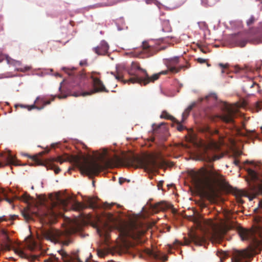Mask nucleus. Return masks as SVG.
I'll use <instances>...</instances> for the list:
<instances>
[{"mask_svg":"<svg viewBox=\"0 0 262 262\" xmlns=\"http://www.w3.org/2000/svg\"><path fill=\"white\" fill-rule=\"evenodd\" d=\"M86 225V223L84 219L76 218L69 225L66 232H61L57 230L41 229L37 232V239L32 235L28 236L25 239L26 246H38L37 241L41 239H45L54 244L69 245L72 243L71 234L81 231Z\"/></svg>","mask_w":262,"mask_h":262,"instance_id":"f257e3e1","label":"nucleus"},{"mask_svg":"<svg viewBox=\"0 0 262 262\" xmlns=\"http://www.w3.org/2000/svg\"><path fill=\"white\" fill-rule=\"evenodd\" d=\"M53 161L60 164L66 161L73 163L79 167L82 174L88 176H97L103 169V166L100 163L95 161H89L83 156L65 154L63 156L53 159L52 161L47 164V168L54 170L55 174L59 173L61 169L52 163Z\"/></svg>","mask_w":262,"mask_h":262,"instance_id":"f03ea898","label":"nucleus"},{"mask_svg":"<svg viewBox=\"0 0 262 262\" xmlns=\"http://www.w3.org/2000/svg\"><path fill=\"white\" fill-rule=\"evenodd\" d=\"M154 155H146L142 157L132 156L124 160L126 166H133L143 168L146 170L154 171L157 168L166 165V162L162 158Z\"/></svg>","mask_w":262,"mask_h":262,"instance_id":"7ed1b4c3","label":"nucleus"},{"mask_svg":"<svg viewBox=\"0 0 262 262\" xmlns=\"http://www.w3.org/2000/svg\"><path fill=\"white\" fill-rule=\"evenodd\" d=\"M146 230L141 228L138 225L134 223L129 227L125 228L120 232L121 240L123 245L119 246H136L143 244L145 241L144 234Z\"/></svg>","mask_w":262,"mask_h":262,"instance_id":"20e7f679","label":"nucleus"},{"mask_svg":"<svg viewBox=\"0 0 262 262\" xmlns=\"http://www.w3.org/2000/svg\"><path fill=\"white\" fill-rule=\"evenodd\" d=\"M238 232L242 240L253 241L257 244L255 246H260V244H262V226L260 225H257L254 229L251 230L240 227L238 229Z\"/></svg>","mask_w":262,"mask_h":262,"instance_id":"39448f33","label":"nucleus"},{"mask_svg":"<svg viewBox=\"0 0 262 262\" xmlns=\"http://www.w3.org/2000/svg\"><path fill=\"white\" fill-rule=\"evenodd\" d=\"M211 232L209 237L212 244H220L224 235L227 232L229 228L227 226L221 224L211 223Z\"/></svg>","mask_w":262,"mask_h":262,"instance_id":"423d86ee","label":"nucleus"},{"mask_svg":"<svg viewBox=\"0 0 262 262\" xmlns=\"http://www.w3.org/2000/svg\"><path fill=\"white\" fill-rule=\"evenodd\" d=\"M135 247H103L102 248L97 249V253L99 257H104L108 254L112 255L119 254L123 253H130L132 248Z\"/></svg>","mask_w":262,"mask_h":262,"instance_id":"0eeeda50","label":"nucleus"},{"mask_svg":"<svg viewBox=\"0 0 262 262\" xmlns=\"http://www.w3.org/2000/svg\"><path fill=\"white\" fill-rule=\"evenodd\" d=\"M182 60H184V59L181 58L178 56L174 57L173 58L166 59L165 64L170 72L174 74L178 73L181 70H185L190 67L189 64L187 63L185 65H179L180 63L181 62Z\"/></svg>","mask_w":262,"mask_h":262,"instance_id":"6e6552de","label":"nucleus"},{"mask_svg":"<svg viewBox=\"0 0 262 262\" xmlns=\"http://www.w3.org/2000/svg\"><path fill=\"white\" fill-rule=\"evenodd\" d=\"M160 76V74H155L149 77L146 71L144 76L142 77H132L128 80H122L124 83L126 82L132 83H139L141 85H146L150 82H154L155 81L158 80Z\"/></svg>","mask_w":262,"mask_h":262,"instance_id":"1a4fd4ad","label":"nucleus"},{"mask_svg":"<svg viewBox=\"0 0 262 262\" xmlns=\"http://www.w3.org/2000/svg\"><path fill=\"white\" fill-rule=\"evenodd\" d=\"M237 112V110L230 105H226L223 113L217 116V118L227 123H234V118Z\"/></svg>","mask_w":262,"mask_h":262,"instance_id":"9d476101","label":"nucleus"},{"mask_svg":"<svg viewBox=\"0 0 262 262\" xmlns=\"http://www.w3.org/2000/svg\"><path fill=\"white\" fill-rule=\"evenodd\" d=\"M144 253L150 257L156 259H160L165 261L167 260L168 257L165 254L161 252L157 247H151V248H146L142 252H140V257H143V254Z\"/></svg>","mask_w":262,"mask_h":262,"instance_id":"9b49d317","label":"nucleus"},{"mask_svg":"<svg viewBox=\"0 0 262 262\" xmlns=\"http://www.w3.org/2000/svg\"><path fill=\"white\" fill-rule=\"evenodd\" d=\"M70 200L69 198L62 199L59 197L57 198L56 202L53 203L52 208L49 209L48 212L45 213V216L48 218H55L58 215L56 210V207L58 204L61 205L64 209L68 206Z\"/></svg>","mask_w":262,"mask_h":262,"instance_id":"f8f14e48","label":"nucleus"},{"mask_svg":"<svg viewBox=\"0 0 262 262\" xmlns=\"http://www.w3.org/2000/svg\"><path fill=\"white\" fill-rule=\"evenodd\" d=\"M94 89L90 91L83 92L80 95L85 96L99 92L108 93V90L106 89L103 82L97 77H92Z\"/></svg>","mask_w":262,"mask_h":262,"instance_id":"ddd939ff","label":"nucleus"},{"mask_svg":"<svg viewBox=\"0 0 262 262\" xmlns=\"http://www.w3.org/2000/svg\"><path fill=\"white\" fill-rule=\"evenodd\" d=\"M111 226L107 223H101L97 226V232L104 243L108 244Z\"/></svg>","mask_w":262,"mask_h":262,"instance_id":"4468645a","label":"nucleus"},{"mask_svg":"<svg viewBox=\"0 0 262 262\" xmlns=\"http://www.w3.org/2000/svg\"><path fill=\"white\" fill-rule=\"evenodd\" d=\"M8 165H18L17 161L9 152L0 154V168Z\"/></svg>","mask_w":262,"mask_h":262,"instance_id":"2eb2a0df","label":"nucleus"},{"mask_svg":"<svg viewBox=\"0 0 262 262\" xmlns=\"http://www.w3.org/2000/svg\"><path fill=\"white\" fill-rule=\"evenodd\" d=\"M146 70L141 68L138 62H132L130 69L128 70V74L132 77H142L146 73Z\"/></svg>","mask_w":262,"mask_h":262,"instance_id":"dca6fc26","label":"nucleus"},{"mask_svg":"<svg viewBox=\"0 0 262 262\" xmlns=\"http://www.w3.org/2000/svg\"><path fill=\"white\" fill-rule=\"evenodd\" d=\"M156 52L155 47L149 44L147 41L142 42L141 54H143L142 57H149L153 56Z\"/></svg>","mask_w":262,"mask_h":262,"instance_id":"f3484780","label":"nucleus"},{"mask_svg":"<svg viewBox=\"0 0 262 262\" xmlns=\"http://www.w3.org/2000/svg\"><path fill=\"white\" fill-rule=\"evenodd\" d=\"M63 70L65 71V72L67 73L70 76H71L70 78L71 86L75 87L76 86H80V83L82 80V78L83 77V76L82 75L73 76V74H74V71L75 70L74 68L70 70L66 68H63Z\"/></svg>","mask_w":262,"mask_h":262,"instance_id":"a211bd4d","label":"nucleus"},{"mask_svg":"<svg viewBox=\"0 0 262 262\" xmlns=\"http://www.w3.org/2000/svg\"><path fill=\"white\" fill-rule=\"evenodd\" d=\"M0 241L2 243L1 246H13L14 244L7 231L4 229H0Z\"/></svg>","mask_w":262,"mask_h":262,"instance_id":"6ab92c4d","label":"nucleus"},{"mask_svg":"<svg viewBox=\"0 0 262 262\" xmlns=\"http://www.w3.org/2000/svg\"><path fill=\"white\" fill-rule=\"evenodd\" d=\"M109 47L105 41H102L99 46L94 49L95 52L99 55H103L107 53Z\"/></svg>","mask_w":262,"mask_h":262,"instance_id":"aec40b11","label":"nucleus"},{"mask_svg":"<svg viewBox=\"0 0 262 262\" xmlns=\"http://www.w3.org/2000/svg\"><path fill=\"white\" fill-rule=\"evenodd\" d=\"M61 254L62 256H63L64 254V255L68 258L69 262H83L79 254L78 251L72 252L71 255L67 254L63 251L61 252Z\"/></svg>","mask_w":262,"mask_h":262,"instance_id":"412c9836","label":"nucleus"},{"mask_svg":"<svg viewBox=\"0 0 262 262\" xmlns=\"http://www.w3.org/2000/svg\"><path fill=\"white\" fill-rule=\"evenodd\" d=\"M123 162L122 159L118 156H115L113 158L107 159L105 162V165L107 167L117 166Z\"/></svg>","mask_w":262,"mask_h":262,"instance_id":"4be33fe9","label":"nucleus"},{"mask_svg":"<svg viewBox=\"0 0 262 262\" xmlns=\"http://www.w3.org/2000/svg\"><path fill=\"white\" fill-rule=\"evenodd\" d=\"M201 240L196 235L190 233L189 235V238L185 239V245H187L190 243H193L196 246H202V244L200 243Z\"/></svg>","mask_w":262,"mask_h":262,"instance_id":"5701e85b","label":"nucleus"},{"mask_svg":"<svg viewBox=\"0 0 262 262\" xmlns=\"http://www.w3.org/2000/svg\"><path fill=\"white\" fill-rule=\"evenodd\" d=\"M2 248V250L5 251H9L11 250H13L14 252L18 254L21 257H26L27 255L25 253L24 251L20 248V247H1Z\"/></svg>","mask_w":262,"mask_h":262,"instance_id":"b1692460","label":"nucleus"},{"mask_svg":"<svg viewBox=\"0 0 262 262\" xmlns=\"http://www.w3.org/2000/svg\"><path fill=\"white\" fill-rule=\"evenodd\" d=\"M35 105H37L38 107H45V106L50 104L51 103L50 100H45L43 98L37 97L35 101Z\"/></svg>","mask_w":262,"mask_h":262,"instance_id":"393cba45","label":"nucleus"},{"mask_svg":"<svg viewBox=\"0 0 262 262\" xmlns=\"http://www.w3.org/2000/svg\"><path fill=\"white\" fill-rule=\"evenodd\" d=\"M171 206V204H168L165 202H161L155 205V208L157 210L164 211L169 208Z\"/></svg>","mask_w":262,"mask_h":262,"instance_id":"a878e982","label":"nucleus"},{"mask_svg":"<svg viewBox=\"0 0 262 262\" xmlns=\"http://www.w3.org/2000/svg\"><path fill=\"white\" fill-rule=\"evenodd\" d=\"M72 209L75 211H81L86 208V206L78 201H74L72 204Z\"/></svg>","mask_w":262,"mask_h":262,"instance_id":"bb28decb","label":"nucleus"},{"mask_svg":"<svg viewBox=\"0 0 262 262\" xmlns=\"http://www.w3.org/2000/svg\"><path fill=\"white\" fill-rule=\"evenodd\" d=\"M14 107L15 108H17L18 107H20V108H27L29 111H31V110L34 109V108H36L39 110L43 109V107H39L37 106V105H35L34 104L29 106V105H25L21 104H16L14 105Z\"/></svg>","mask_w":262,"mask_h":262,"instance_id":"cd10ccee","label":"nucleus"},{"mask_svg":"<svg viewBox=\"0 0 262 262\" xmlns=\"http://www.w3.org/2000/svg\"><path fill=\"white\" fill-rule=\"evenodd\" d=\"M162 30L164 32H170L172 31L169 20H164L162 21Z\"/></svg>","mask_w":262,"mask_h":262,"instance_id":"c85d7f7f","label":"nucleus"},{"mask_svg":"<svg viewBox=\"0 0 262 262\" xmlns=\"http://www.w3.org/2000/svg\"><path fill=\"white\" fill-rule=\"evenodd\" d=\"M208 174L214 181L220 180L222 177V175L213 169H211L208 171Z\"/></svg>","mask_w":262,"mask_h":262,"instance_id":"c756f323","label":"nucleus"},{"mask_svg":"<svg viewBox=\"0 0 262 262\" xmlns=\"http://www.w3.org/2000/svg\"><path fill=\"white\" fill-rule=\"evenodd\" d=\"M247 42L248 40L245 38H237L235 40L236 45L241 48L244 47L246 45Z\"/></svg>","mask_w":262,"mask_h":262,"instance_id":"7c9ffc66","label":"nucleus"},{"mask_svg":"<svg viewBox=\"0 0 262 262\" xmlns=\"http://www.w3.org/2000/svg\"><path fill=\"white\" fill-rule=\"evenodd\" d=\"M217 255L220 257L221 261L223 262V260L229 256V253L228 251L223 250H218L216 253Z\"/></svg>","mask_w":262,"mask_h":262,"instance_id":"2f4dec72","label":"nucleus"},{"mask_svg":"<svg viewBox=\"0 0 262 262\" xmlns=\"http://www.w3.org/2000/svg\"><path fill=\"white\" fill-rule=\"evenodd\" d=\"M160 117L161 118L166 119L168 120H171L172 121H176V119L166 111H163Z\"/></svg>","mask_w":262,"mask_h":262,"instance_id":"473e14b6","label":"nucleus"},{"mask_svg":"<svg viewBox=\"0 0 262 262\" xmlns=\"http://www.w3.org/2000/svg\"><path fill=\"white\" fill-rule=\"evenodd\" d=\"M201 156L202 160L210 161L212 160L211 158L207 154L206 150H205L204 152L202 154Z\"/></svg>","mask_w":262,"mask_h":262,"instance_id":"72a5a7b5","label":"nucleus"},{"mask_svg":"<svg viewBox=\"0 0 262 262\" xmlns=\"http://www.w3.org/2000/svg\"><path fill=\"white\" fill-rule=\"evenodd\" d=\"M21 200L26 203H29L32 200V198L29 194L25 192L21 196Z\"/></svg>","mask_w":262,"mask_h":262,"instance_id":"f704fd0d","label":"nucleus"},{"mask_svg":"<svg viewBox=\"0 0 262 262\" xmlns=\"http://www.w3.org/2000/svg\"><path fill=\"white\" fill-rule=\"evenodd\" d=\"M211 97L213 98L214 100H215L216 98V97L215 94H210V95L205 96L204 98H200L199 99V102H201L204 100H208L209 99V98H211Z\"/></svg>","mask_w":262,"mask_h":262,"instance_id":"c9c22d12","label":"nucleus"},{"mask_svg":"<svg viewBox=\"0 0 262 262\" xmlns=\"http://www.w3.org/2000/svg\"><path fill=\"white\" fill-rule=\"evenodd\" d=\"M196 180L199 183H204L205 185H206V186H207V187H211V184L210 182V180L208 179H207V180H206L204 182H203L202 180H201V178L198 177V178H196Z\"/></svg>","mask_w":262,"mask_h":262,"instance_id":"e433bc0d","label":"nucleus"},{"mask_svg":"<svg viewBox=\"0 0 262 262\" xmlns=\"http://www.w3.org/2000/svg\"><path fill=\"white\" fill-rule=\"evenodd\" d=\"M25 156L29 157L30 158H31L33 161H34L35 163H36L38 164H41V162L39 159V158L37 156H29L28 154H26Z\"/></svg>","mask_w":262,"mask_h":262,"instance_id":"4c0bfd02","label":"nucleus"},{"mask_svg":"<svg viewBox=\"0 0 262 262\" xmlns=\"http://www.w3.org/2000/svg\"><path fill=\"white\" fill-rule=\"evenodd\" d=\"M196 60L197 61V62L199 63H201V64H202V63H206L207 64V66L208 67H210V64H209L208 62H207V60L205 59H203V58H198L197 59H196Z\"/></svg>","mask_w":262,"mask_h":262,"instance_id":"58836bf2","label":"nucleus"},{"mask_svg":"<svg viewBox=\"0 0 262 262\" xmlns=\"http://www.w3.org/2000/svg\"><path fill=\"white\" fill-rule=\"evenodd\" d=\"M196 105V102H194L192 103L190 105L188 106V107L185 110L188 113H190V111L192 110V108L195 107Z\"/></svg>","mask_w":262,"mask_h":262,"instance_id":"ea45409f","label":"nucleus"},{"mask_svg":"<svg viewBox=\"0 0 262 262\" xmlns=\"http://www.w3.org/2000/svg\"><path fill=\"white\" fill-rule=\"evenodd\" d=\"M259 192L262 194V184L257 186ZM258 206L260 208L262 209V200L260 201L258 204Z\"/></svg>","mask_w":262,"mask_h":262,"instance_id":"a19ab883","label":"nucleus"},{"mask_svg":"<svg viewBox=\"0 0 262 262\" xmlns=\"http://www.w3.org/2000/svg\"><path fill=\"white\" fill-rule=\"evenodd\" d=\"M206 132H208V133H210V134H219V131L217 130H212L209 127L207 126L206 127Z\"/></svg>","mask_w":262,"mask_h":262,"instance_id":"79ce46f5","label":"nucleus"},{"mask_svg":"<svg viewBox=\"0 0 262 262\" xmlns=\"http://www.w3.org/2000/svg\"><path fill=\"white\" fill-rule=\"evenodd\" d=\"M174 122H177L178 124L177 129L179 131H182L184 129V126L182 125L179 122L176 120Z\"/></svg>","mask_w":262,"mask_h":262,"instance_id":"37998d69","label":"nucleus"},{"mask_svg":"<svg viewBox=\"0 0 262 262\" xmlns=\"http://www.w3.org/2000/svg\"><path fill=\"white\" fill-rule=\"evenodd\" d=\"M255 18L253 16H251L247 21V24L248 26L251 25L254 23Z\"/></svg>","mask_w":262,"mask_h":262,"instance_id":"c03bdc74","label":"nucleus"},{"mask_svg":"<svg viewBox=\"0 0 262 262\" xmlns=\"http://www.w3.org/2000/svg\"><path fill=\"white\" fill-rule=\"evenodd\" d=\"M257 112L259 111L262 108V101L257 102L256 105Z\"/></svg>","mask_w":262,"mask_h":262,"instance_id":"a18cd8bd","label":"nucleus"},{"mask_svg":"<svg viewBox=\"0 0 262 262\" xmlns=\"http://www.w3.org/2000/svg\"><path fill=\"white\" fill-rule=\"evenodd\" d=\"M189 113L185 110V111L182 114V121H184V120L188 116Z\"/></svg>","mask_w":262,"mask_h":262,"instance_id":"49530a36","label":"nucleus"},{"mask_svg":"<svg viewBox=\"0 0 262 262\" xmlns=\"http://www.w3.org/2000/svg\"><path fill=\"white\" fill-rule=\"evenodd\" d=\"M178 7L181 6L187 1V0H176Z\"/></svg>","mask_w":262,"mask_h":262,"instance_id":"de8ad7c7","label":"nucleus"},{"mask_svg":"<svg viewBox=\"0 0 262 262\" xmlns=\"http://www.w3.org/2000/svg\"><path fill=\"white\" fill-rule=\"evenodd\" d=\"M23 216L25 217V219L27 220H29L31 219L30 215L28 213H24Z\"/></svg>","mask_w":262,"mask_h":262,"instance_id":"09e8293b","label":"nucleus"},{"mask_svg":"<svg viewBox=\"0 0 262 262\" xmlns=\"http://www.w3.org/2000/svg\"><path fill=\"white\" fill-rule=\"evenodd\" d=\"M219 66L223 69H226L228 67V64L227 63L224 64L223 63H220L219 64Z\"/></svg>","mask_w":262,"mask_h":262,"instance_id":"8fccbe9b","label":"nucleus"},{"mask_svg":"<svg viewBox=\"0 0 262 262\" xmlns=\"http://www.w3.org/2000/svg\"><path fill=\"white\" fill-rule=\"evenodd\" d=\"M111 74L115 76L116 79H117L118 80H122V76L119 75H115L113 72H111Z\"/></svg>","mask_w":262,"mask_h":262,"instance_id":"3c124183","label":"nucleus"},{"mask_svg":"<svg viewBox=\"0 0 262 262\" xmlns=\"http://www.w3.org/2000/svg\"><path fill=\"white\" fill-rule=\"evenodd\" d=\"M161 127L160 126H159L157 128H155L154 129V134L155 135L158 134L159 133H160V130H161Z\"/></svg>","mask_w":262,"mask_h":262,"instance_id":"603ef678","label":"nucleus"},{"mask_svg":"<svg viewBox=\"0 0 262 262\" xmlns=\"http://www.w3.org/2000/svg\"><path fill=\"white\" fill-rule=\"evenodd\" d=\"M80 65L81 66H87V61L86 60H82L80 62Z\"/></svg>","mask_w":262,"mask_h":262,"instance_id":"864d4df0","label":"nucleus"},{"mask_svg":"<svg viewBox=\"0 0 262 262\" xmlns=\"http://www.w3.org/2000/svg\"><path fill=\"white\" fill-rule=\"evenodd\" d=\"M2 195L4 196V190L2 189H0V202L3 200Z\"/></svg>","mask_w":262,"mask_h":262,"instance_id":"5fc2aeb1","label":"nucleus"},{"mask_svg":"<svg viewBox=\"0 0 262 262\" xmlns=\"http://www.w3.org/2000/svg\"><path fill=\"white\" fill-rule=\"evenodd\" d=\"M30 69V68L29 67H26L24 68V69L21 68L19 69V71L21 72H25L29 71Z\"/></svg>","mask_w":262,"mask_h":262,"instance_id":"6e6d98bb","label":"nucleus"},{"mask_svg":"<svg viewBox=\"0 0 262 262\" xmlns=\"http://www.w3.org/2000/svg\"><path fill=\"white\" fill-rule=\"evenodd\" d=\"M89 206L91 208H94L95 207L94 203L92 200L89 201Z\"/></svg>","mask_w":262,"mask_h":262,"instance_id":"4d7b16f0","label":"nucleus"},{"mask_svg":"<svg viewBox=\"0 0 262 262\" xmlns=\"http://www.w3.org/2000/svg\"><path fill=\"white\" fill-rule=\"evenodd\" d=\"M168 72H169V71L168 69L167 70L162 71L159 72V74H160V75H166L168 74Z\"/></svg>","mask_w":262,"mask_h":262,"instance_id":"13d9d810","label":"nucleus"},{"mask_svg":"<svg viewBox=\"0 0 262 262\" xmlns=\"http://www.w3.org/2000/svg\"><path fill=\"white\" fill-rule=\"evenodd\" d=\"M92 256V254L91 253H90L89 254V256L84 258V262H89L90 261V258H91Z\"/></svg>","mask_w":262,"mask_h":262,"instance_id":"bf43d9fd","label":"nucleus"},{"mask_svg":"<svg viewBox=\"0 0 262 262\" xmlns=\"http://www.w3.org/2000/svg\"><path fill=\"white\" fill-rule=\"evenodd\" d=\"M233 163L236 166H238L239 164V160H238L237 159H234L233 161Z\"/></svg>","mask_w":262,"mask_h":262,"instance_id":"052dcab7","label":"nucleus"},{"mask_svg":"<svg viewBox=\"0 0 262 262\" xmlns=\"http://www.w3.org/2000/svg\"><path fill=\"white\" fill-rule=\"evenodd\" d=\"M125 179L122 178H119V183L120 184H122L123 183H124L125 182Z\"/></svg>","mask_w":262,"mask_h":262,"instance_id":"680f3d73","label":"nucleus"},{"mask_svg":"<svg viewBox=\"0 0 262 262\" xmlns=\"http://www.w3.org/2000/svg\"><path fill=\"white\" fill-rule=\"evenodd\" d=\"M7 221V219L6 218L5 216H3L0 217V223L3 221Z\"/></svg>","mask_w":262,"mask_h":262,"instance_id":"e2e57ef3","label":"nucleus"},{"mask_svg":"<svg viewBox=\"0 0 262 262\" xmlns=\"http://www.w3.org/2000/svg\"><path fill=\"white\" fill-rule=\"evenodd\" d=\"M163 182V181H160L158 184V187L159 189H160V187H162Z\"/></svg>","mask_w":262,"mask_h":262,"instance_id":"0e129e2a","label":"nucleus"},{"mask_svg":"<svg viewBox=\"0 0 262 262\" xmlns=\"http://www.w3.org/2000/svg\"><path fill=\"white\" fill-rule=\"evenodd\" d=\"M154 0H145V2L147 4H150L153 3Z\"/></svg>","mask_w":262,"mask_h":262,"instance_id":"69168bd1","label":"nucleus"},{"mask_svg":"<svg viewBox=\"0 0 262 262\" xmlns=\"http://www.w3.org/2000/svg\"><path fill=\"white\" fill-rule=\"evenodd\" d=\"M5 200L7 202H8L9 204H11L13 202L12 200L9 199V198H6Z\"/></svg>","mask_w":262,"mask_h":262,"instance_id":"338daca9","label":"nucleus"},{"mask_svg":"<svg viewBox=\"0 0 262 262\" xmlns=\"http://www.w3.org/2000/svg\"><path fill=\"white\" fill-rule=\"evenodd\" d=\"M200 206H201V207H202V208H205V207H206V205H205V203H202L201 204V205H200Z\"/></svg>","mask_w":262,"mask_h":262,"instance_id":"774afa93","label":"nucleus"}]
</instances>
